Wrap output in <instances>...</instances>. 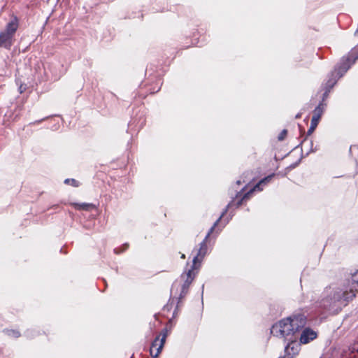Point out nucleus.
I'll return each mask as SVG.
<instances>
[{
    "label": "nucleus",
    "mask_w": 358,
    "mask_h": 358,
    "mask_svg": "<svg viewBox=\"0 0 358 358\" xmlns=\"http://www.w3.org/2000/svg\"><path fill=\"white\" fill-rule=\"evenodd\" d=\"M203 258L204 257H201V256H199V254L197 253L196 255L192 259V264L190 268L187 269V271H192V272H196V274H197L198 271L200 269V267L201 266V262H202Z\"/></svg>",
    "instance_id": "nucleus-14"
},
{
    "label": "nucleus",
    "mask_w": 358,
    "mask_h": 358,
    "mask_svg": "<svg viewBox=\"0 0 358 358\" xmlns=\"http://www.w3.org/2000/svg\"><path fill=\"white\" fill-rule=\"evenodd\" d=\"M320 121L317 120L316 118H313L311 119V122H310V127L308 128V131H307V133H306V137L303 138V141H301V143L299 144H298L295 148L294 149H296V148H301V145L303 144V143L306 140L307 137L308 136H310L313 131L315 130V129L317 128L318 124H319Z\"/></svg>",
    "instance_id": "nucleus-10"
},
{
    "label": "nucleus",
    "mask_w": 358,
    "mask_h": 358,
    "mask_svg": "<svg viewBox=\"0 0 358 358\" xmlns=\"http://www.w3.org/2000/svg\"><path fill=\"white\" fill-rule=\"evenodd\" d=\"M300 117H301V114H299V113L296 115V118H299Z\"/></svg>",
    "instance_id": "nucleus-46"
},
{
    "label": "nucleus",
    "mask_w": 358,
    "mask_h": 358,
    "mask_svg": "<svg viewBox=\"0 0 358 358\" xmlns=\"http://www.w3.org/2000/svg\"><path fill=\"white\" fill-rule=\"evenodd\" d=\"M234 213L232 211H231V212L229 213V217L228 218V220H227V222H229V220H231V219L232 218V217L234 216Z\"/></svg>",
    "instance_id": "nucleus-36"
},
{
    "label": "nucleus",
    "mask_w": 358,
    "mask_h": 358,
    "mask_svg": "<svg viewBox=\"0 0 358 358\" xmlns=\"http://www.w3.org/2000/svg\"><path fill=\"white\" fill-rule=\"evenodd\" d=\"M348 285L347 287L348 289H353V290H355V294H356V292L358 290V270L351 274V276L348 279Z\"/></svg>",
    "instance_id": "nucleus-12"
},
{
    "label": "nucleus",
    "mask_w": 358,
    "mask_h": 358,
    "mask_svg": "<svg viewBox=\"0 0 358 358\" xmlns=\"http://www.w3.org/2000/svg\"><path fill=\"white\" fill-rule=\"evenodd\" d=\"M287 134V130L285 129H282V131L279 134V135L278 136V140L279 141H283L285 138Z\"/></svg>",
    "instance_id": "nucleus-27"
},
{
    "label": "nucleus",
    "mask_w": 358,
    "mask_h": 358,
    "mask_svg": "<svg viewBox=\"0 0 358 358\" xmlns=\"http://www.w3.org/2000/svg\"><path fill=\"white\" fill-rule=\"evenodd\" d=\"M3 332L10 338H17L21 336V333L17 329H4Z\"/></svg>",
    "instance_id": "nucleus-19"
},
{
    "label": "nucleus",
    "mask_w": 358,
    "mask_h": 358,
    "mask_svg": "<svg viewBox=\"0 0 358 358\" xmlns=\"http://www.w3.org/2000/svg\"><path fill=\"white\" fill-rule=\"evenodd\" d=\"M269 313L273 317L280 316L282 312V308L277 303H273L269 306Z\"/></svg>",
    "instance_id": "nucleus-17"
},
{
    "label": "nucleus",
    "mask_w": 358,
    "mask_h": 358,
    "mask_svg": "<svg viewBox=\"0 0 358 358\" xmlns=\"http://www.w3.org/2000/svg\"><path fill=\"white\" fill-rule=\"evenodd\" d=\"M139 122H138L140 124L139 127L142 128L145 123V120L144 118L142 119L141 117H140Z\"/></svg>",
    "instance_id": "nucleus-33"
},
{
    "label": "nucleus",
    "mask_w": 358,
    "mask_h": 358,
    "mask_svg": "<svg viewBox=\"0 0 358 358\" xmlns=\"http://www.w3.org/2000/svg\"><path fill=\"white\" fill-rule=\"evenodd\" d=\"M317 337V331L309 327H306L304 326L303 328L301 329L298 338L299 339L300 343L307 344L315 340Z\"/></svg>",
    "instance_id": "nucleus-8"
},
{
    "label": "nucleus",
    "mask_w": 358,
    "mask_h": 358,
    "mask_svg": "<svg viewBox=\"0 0 358 358\" xmlns=\"http://www.w3.org/2000/svg\"><path fill=\"white\" fill-rule=\"evenodd\" d=\"M19 27V19L12 15L6 25L5 29L0 32V48L9 50L13 45L15 34Z\"/></svg>",
    "instance_id": "nucleus-3"
},
{
    "label": "nucleus",
    "mask_w": 358,
    "mask_h": 358,
    "mask_svg": "<svg viewBox=\"0 0 358 358\" xmlns=\"http://www.w3.org/2000/svg\"><path fill=\"white\" fill-rule=\"evenodd\" d=\"M306 323L307 315L301 310L296 311L273 324L271 328V334L278 338H284L285 340L294 338L299 335L301 329Z\"/></svg>",
    "instance_id": "nucleus-2"
},
{
    "label": "nucleus",
    "mask_w": 358,
    "mask_h": 358,
    "mask_svg": "<svg viewBox=\"0 0 358 358\" xmlns=\"http://www.w3.org/2000/svg\"><path fill=\"white\" fill-rule=\"evenodd\" d=\"M64 182L66 185H71V186L76 187H78L80 185V182L73 178H66L64 180Z\"/></svg>",
    "instance_id": "nucleus-26"
},
{
    "label": "nucleus",
    "mask_w": 358,
    "mask_h": 358,
    "mask_svg": "<svg viewBox=\"0 0 358 358\" xmlns=\"http://www.w3.org/2000/svg\"><path fill=\"white\" fill-rule=\"evenodd\" d=\"M196 275V272H192V271H185V273H182L180 275V278L184 280V282L182 285H178V281L176 280L172 284L171 292L173 293V290L176 289L178 291L180 287H183L184 289H189L190 285L193 282L194 279Z\"/></svg>",
    "instance_id": "nucleus-6"
},
{
    "label": "nucleus",
    "mask_w": 358,
    "mask_h": 358,
    "mask_svg": "<svg viewBox=\"0 0 358 358\" xmlns=\"http://www.w3.org/2000/svg\"><path fill=\"white\" fill-rule=\"evenodd\" d=\"M129 243H125L123 245H122L121 247L114 248L113 252L115 254L119 255V254L123 252L124 251L127 250L129 248Z\"/></svg>",
    "instance_id": "nucleus-25"
},
{
    "label": "nucleus",
    "mask_w": 358,
    "mask_h": 358,
    "mask_svg": "<svg viewBox=\"0 0 358 358\" xmlns=\"http://www.w3.org/2000/svg\"><path fill=\"white\" fill-rule=\"evenodd\" d=\"M352 146H350V150H349L350 153V152H351V151H352Z\"/></svg>",
    "instance_id": "nucleus-48"
},
{
    "label": "nucleus",
    "mask_w": 358,
    "mask_h": 358,
    "mask_svg": "<svg viewBox=\"0 0 358 358\" xmlns=\"http://www.w3.org/2000/svg\"><path fill=\"white\" fill-rule=\"evenodd\" d=\"M208 245L204 242H201L199 244V248L198 250L199 256H201V257H205V256L208 254Z\"/></svg>",
    "instance_id": "nucleus-21"
},
{
    "label": "nucleus",
    "mask_w": 358,
    "mask_h": 358,
    "mask_svg": "<svg viewBox=\"0 0 358 358\" xmlns=\"http://www.w3.org/2000/svg\"><path fill=\"white\" fill-rule=\"evenodd\" d=\"M247 187V185H245L243 187H242L239 191H236V198L241 197L243 200L245 202L248 199H250L251 194L257 191L255 189H254V187L251 188L249 191L243 193L245 188Z\"/></svg>",
    "instance_id": "nucleus-13"
},
{
    "label": "nucleus",
    "mask_w": 358,
    "mask_h": 358,
    "mask_svg": "<svg viewBox=\"0 0 358 358\" xmlns=\"http://www.w3.org/2000/svg\"><path fill=\"white\" fill-rule=\"evenodd\" d=\"M231 201H234V203L232 204V206L229 208V210L230 208H231L232 207H235L236 208H239L241 206H242L243 203H244V201L243 200V199L241 197H239V198H236V196L234 197H232V199L231 200Z\"/></svg>",
    "instance_id": "nucleus-24"
},
{
    "label": "nucleus",
    "mask_w": 358,
    "mask_h": 358,
    "mask_svg": "<svg viewBox=\"0 0 358 358\" xmlns=\"http://www.w3.org/2000/svg\"><path fill=\"white\" fill-rule=\"evenodd\" d=\"M158 345H159V342H158ZM159 345H157L156 347H154V353H155L157 352V348H158Z\"/></svg>",
    "instance_id": "nucleus-42"
},
{
    "label": "nucleus",
    "mask_w": 358,
    "mask_h": 358,
    "mask_svg": "<svg viewBox=\"0 0 358 358\" xmlns=\"http://www.w3.org/2000/svg\"><path fill=\"white\" fill-rule=\"evenodd\" d=\"M301 155L300 158L296 162L292 163V164L288 166L285 169V171L289 172V171H292V169H295L296 167H297L300 164L302 159L304 157V156L303 155L302 148H301Z\"/></svg>",
    "instance_id": "nucleus-23"
},
{
    "label": "nucleus",
    "mask_w": 358,
    "mask_h": 358,
    "mask_svg": "<svg viewBox=\"0 0 358 358\" xmlns=\"http://www.w3.org/2000/svg\"><path fill=\"white\" fill-rule=\"evenodd\" d=\"M132 121H133V122H131L129 124V125H131V124H132L135 123L136 120L133 119V120H132Z\"/></svg>",
    "instance_id": "nucleus-45"
},
{
    "label": "nucleus",
    "mask_w": 358,
    "mask_h": 358,
    "mask_svg": "<svg viewBox=\"0 0 358 358\" xmlns=\"http://www.w3.org/2000/svg\"><path fill=\"white\" fill-rule=\"evenodd\" d=\"M181 258L185 259V255L184 254H182V255H181Z\"/></svg>",
    "instance_id": "nucleus-47"
},
{
    "label": "nucleus",
    "mask_w": 358,
    "mask_h": 358,
    "mask_svg": "<svg viewBox=\"0 0 358 358\" xmlns=\"http://www.w3.org/2000/svg\"><path fill=\"white\" fill-rule=\"evenodd\" d=\"M60 252L64 253V254H66L67 253V252L66 250H64L63 248H61Z\"/></svg>",
    "instance_id": "nucleus-37"
},
{
    "label": "nucleus",
    "mask_w": 358,
    "mask_h": 358,
    "mask_svg": "<svg viewBox=\"0 0 358 358\" xmlns=\"http://www.w3.org/2000/svg\"><path fill=\"white\" fill-rule=\"evenodd\" d=\"M189 292V289H184L183 287H180V291L178 296L177 297V303L176 306L175 308V310L173 313V317H176L178 314V311L179 310V308L180 306V304L182 303V299L185 297V296Z\"/></svg>",
    "instance_id": "nucleus-11"
},
{
    "label": "nucleus",
    "mask_w": 358,
    "mask_h": 358,
    "mask_svg": "<svg viewBox=\"0 0 358 358\" xmlns=\"http://www.w3.org/2000/svg\"><path fill=\"white\" fill-rule=\"evenodd\" d=\"M22 87H20V90H21ZM20 93H22V91L20 90Z\"/></svg>",
    "instance_id": "nucleus-49"
},
{
    "label": "nucleus",
    "mask_w": 358,
    "mask_h": 358,
    "mask_svg": "<svg viewBox=\"0 0 358 358\" xmlns=\"http://www.w3.org/2000/svg\"><path fill=\"white\" fill-rule=\"evenodd\" d=\"M341 59H346L350 69L351 66L355 64L356 61L358 59V50L355 52H349L347 55L343 56Z\"/></svg>",
    "instance_id": "nucleus-16"
},
{
    "label": "nucleus",
    "mask_w": 358,
    "mask_h": 358,
    "mask_svg": "<svg viewBox=\"0 0 358 358\" xmlns=\"http://www.w3.org/2000/svg\"><path fill=\"white\" fill-rule=\"evenodd\" d=\"M209 237H210L209 233H207V234L206 235L204 239L201 242H204L205 243L207 244V242H208V240Z\"/></svg>",
    "instance_id": "nucleus-34"
},
{
    "label": "nucleus",
    "mask_w": 358,
    "mask_h": 358,
    "mask_svg": "<svg viewBox=\"0 0 358 358\" xmlns=\"http://www.w3.org/2000/svg\"><path fill=\"white\" fill-rule=\"evenodd\" d=\"M201 288H202L201 299L203 300V294L204 285H202Z\"/></svg>",
    "instance_id": "nucleus-41"
},
{
    "label": "nucleus",
    "mask_w": 358,
    "mask_h": 358,
    "mask_svg": "<svg viewBox=\"0 0 358 358\" xmlns=\"http://www.w3.org/2000/svg\"><path fill=\"white\" fill-rule=\"evenodd\" d=\"M298 338L299 336L285 340L288 343L285 348V352L286 356L289 357V358H293L300 351L301 343L298 341Z\"/></svg>",
    "instance_id": "nucleus-7"
},
{
    "label": "nucleus",
    "mask_w": 358,
    "mask_h": 358,
    "mask_svg": "<svg viewBox=\"0 0 358 358\" xmlns=\"http://www.w3.org/2000/svg\"><path fill=\"white\" fill-rule=\"evenodd\" d=\"M160 88H161V87H159L157 88V90H154V91L151 92V93H156V92H157L160 90Z\"/></svg>",
    "instance_id": "nucleus-40"
},
{
    "label": "nucleus",
    "mask_w": 358,
    "mask_h": 358,
    "mask_svg": "<svg viewBox=\"0 0 358 358\" xmlns=\"http://www.w3.org/2000/svg\"><path fill=\"white\" fill-rule=\"evenodd\" d=\"M324 90V93L322 94V99L323 101H326V100L328 99L329 95V93L331 92V91H329V90Z\"/></svg>",
    "instance_id": "nucleus-30"
},
{
    "label": "nucleus",
    "mask_w": 358,
    "mask_h": 358,
    "mask_svg": "<svg viewBox=\"0 0 358 358\" xmlns=\"http://www.w3.org/2000/svg\"><path fill=\"white\" fill-rule=\"evenodd\" d=\"M275 175V174L274 173H272L267 176L264 177L254 186V189L259 192L262 191L264 187L267 185L271 181Z\"/></svg>",
    "instance_id": "nucleus-9"
},
{
    "label": "nucleus",
    "mask_w": 358,
    "mask_h": 358,
    "mask_svg": "<svg viewBox=\"0 0 358 358\" xmlns=\"http://www.w3.org/2000/svg\"><path fill=\"white\" fill-rule=\"evenodd\" d=\"M355 297V290L348 289L345 285L343 287H329L324 290L320 306L325 310L338 313Z\"/></svg>",
    "instance_id": "nucleus-1"
},
{
    "label": "nucleus",
    "mask_w": 358,
    "mask_h": 358,
    "mask_svg": "<svg viewBox=\"0 0 358 358\" xmlns=\"http://www.w3.org/2000/svg\"><path fill=\"white\" fill-rule=\"evenodd\" d=\"M325 101H323L322 99H321L317 106H320L321 108L325 110L327 107V103Z\"/></svg>",
    "instance_id": "nucleus-32"
},
{
    "label": "nucleus",
    "mask_w": 358,
    "mask_h": 358,
    "mask_svg": "<svg viewBox=\"0 0 358 358\" xmlns=\"http://www.w3.org/2000/svg\"><path fill=\"white\" fill-rule=\"evenodd\" d=\"M59 208V206L58 204L52 205L50 208L53 210H57Z\"/></svg>",
    "instance_id": "nucleus-35"
},
{
    "label": "nucleus",
    "mask_w": 358,
    "mask_h": 358,
    "mask_svg": "<svg viewBox=\"0 0 358 358\" xmlns=\"http://www.w3.org/2000/svg\"><path fill=\"white\" fill-rule=\"evenodd\" d=\"M350 69V65L346 59H341L332 70L327 75V80L324 83V90L331 91L341 79Z\"/></svg>",
    "instance_id": "nucleus-4"
},
{
    "label": "nucleus",
    "mask_w": 358,
    "mask_h": 358,
    "mask_svg": "<svg viewBox=\"0 0 358 358\" xmlns=\"http://www.w3.org/2000/svg\"><path fill=\"white\" fill-rule=\"evenodd\" d=\"M49 117H50V116H47V117H43V118H42V119H41V120H36V121H34V122H30V123L29 124V125H34V124H38V123H40V122H43V121L45 120L48 119Z\"/></svg>",
    "instance_id": "nucleus-31"
},
{
    "label": "nucleus",
    "mask_w": 358,
    "mask_h": 358,
    "mask_svg": "<svg viewBox=\"0 0 358 358\" xmlns=\"http://www.w3.org/2000/svg\"><path fill=\"white\" fill-rule=\"evenodd\" d=\"M241 183H242V182L240 180H237L236 182V184L237 185H240Z\"/></svg>",
    "instance_id": "nucleus-43"
},
{
    "label": "nucleus",
    "mask_w": 358,
    "mask_h": 358,
    "mask_svg": "<svg viewBox=\"0 0 358 358\" xmlns=\"http://www.w3.org/2000/svg\"><path fill=\"white\" fill-rule=\"evenodd\" d=\"M357 149H358V146H357Z\"/></svg>",
    "instance_id": "nucleus-51"
},
{
    "label": "nucleus",
    "mask_w": 358,
    "mask_h": 358,
    "mask_svg": "<svg viewBox=\"0 0 358 358\" xmlns=\"http://www.w3.org/2000/svg\"><path fill=\"white\" fill-rule=\"evenodd\" d=\"M325 110L321 108L320 106H316L313 111V118H316L317 120H320L322 115H323Z\"/></svg>",
    "instance_id": "nucleus-22"
},
{
    "label": "nucleus",
    "mask_w": 358,
    "mask_h": 358,
    "mask_svg": "<svg viewBox=\"0 0 358 358\" xmlns=\"http://www.w3.org/2000/svg\"><path fill=\"white\" fill-rule=\"evenodd\" d=\"M233 203H234V201H231L227 205V206L225 207V208L223 210L222 213H221L220 217L215 221V222L213 224V225L210 228V229L208 231V233H209L210 236L214 231L215 228L217 227V225L218 224V223L220 222L221 219L224 216L225 214H227V213L229 210V208L232 206Z\"/></svg>",
    "instance_id": "nucleus-15"
},
{
    "label": "nucleus",
    "mask_w": 358,
    "mask_h": 358,
    "mask_svg": "<svg viewBox=\"0 0 358 358\" xmlns=\"http://www.w3.org/2000/svg\"><path fill=\"white\" fill-rule=\"evenodd\" d=\"M40 334V331L36 329H27L24 333V336H26L29 339H33Z\"/></svg>",
    "instance_id": "nucleus-20"
},
{
    "label": "nucleus",
    "mask_w": 358,
    "mask_h": 358,
    "mask_svg": "<svg viewBox=\"0 0 358 358\" xmlns=\"http://www.w3.org/2000/svg\"><path fill=\"white\" fill-rule=\"evenodd\" d=\"M128 17H129V18H135V17H136V15H134L133 14H131V15H128Z\"/></svg>",
    "instance_id": "nucleus-39"
},
{
    "label": "nucleus",
    "mask_w": 358,
    "mask_h": 358,
    "mask_svg": "<svg viewBox=\"0 0 358 358\" xmlns=\"http://www.w3.org/2000/svg\"><path fill=\"white\" fill-rule=\"evenodd\" d=\"M71 205L78 210L89 211L92 208H94V205L90 203H71Z\"/></svg>",
    "instance_id": "nucleus-18"
},
{
    "label": "nucleus",
    "mask_w": 358,
    "mask_h": 358,
    "mask_svg": "<svg viewBox=\"0 0 358 358\" xmlns=\"http://www.w3.org/2000/svg\"><path fill=\"white\" fill-rule=\"evenodd\" d=\"M355 36H358V28L357 29V30L355 32Z\"/></svg>",
    "instance_id": "nucleus-44"
},
{
    "label": "nucleus",
    "mask_w": 358,
    "mask_h": 358,
    "mask_svg": "<svg viewBox=\"0 0 358 358\" xmlns=\"http://www.w3.org/2000/svg\"><path fill=\"white\" fill-rule=\"evenodd\" d=\"M299 129H300V132H301V133L304 132V129H303L300 126V124H299Z\"/></svg>",
    "instance_id": "nucleus-38"
},
{
    "label": "nucleus",
    "mask_w": 358,
    "mask_h": 358,
    "mask_svg": "<svg viewBox=\"0 0 358 358\" xmlns=\"http://www.w3.org/2000/svg\"><path fill=\"white\" fill-rule=\"evenodd\" d=\"M173 299H171V297L169 299L167 304H166L164 306V310H167V311H169L171 308H172V305H173Z\"/></svg>",
    "instance_id": "nucleus-28"
},
{
    "label": "nucleus",
    "mask_w": 358,
    "mask_h": 358,
    "mask_svg": "<svg viewBox=\"0 0 358 358\" xmlns=\"http://www.w3.org/2000/svg\"><path fill=\"white\" fill-rule=\"evenodd\" d=\"M278 358H285V357H278Z\"/></svg>",
    "instance_id": "nucleus-50"
},
{
    "label": "nucleus",
    "mask_w": 358,
    "mask_h": 358,
    "mask_svg": "<svg viewBox=\"0 0 358 358\" xmlns=\"http://www.w3.org/2000/svg\"><path fill=\"white\" fill-rule=\"evenodd\" d=\"M310 150L306 154V155H303L304 157H307L310 153L311 152H315L317 149V148H313V141H310Z\"/></svg>",
    "instance_id": "nucleus-29"
},
{
    "label": "nucleus",
    "mask_w": 358,
    "mask_h": 358,
    "mask_svg": "<svg viewBox=\"0 0 358 358\" xmlns=\"http://www.w3.org/2000/svg\"><path fill=\"white\" fill-rule=\"evenodd\" d=\"M167 334V329L165 328L162 332V337L160 338V335H158L152 342L150 348V354L153 358H157L161 353L165 344Z\"/></svg>",
    "instance_id": "nucleus-5"
}]
</instances>
